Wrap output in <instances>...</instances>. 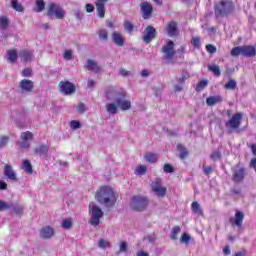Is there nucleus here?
I'll return each instance as SVG.
<instances>
[{"mask_svg":"<svg viewBox=\"0 0 256 256\" xmlns=\"http://www.w3.org/2000/svg\"><path fill=\"white\" fill-rule=\"evenodd\" d=\"M95 199L106 207H113L117 201L115 191L109 186L100 187L95 193Z\"/></svg>","mask_w":256,"mask_h":256,"instance_id":"obj_1","label":"nucleus"},{"mask_svg":"<svg viewBox=\"0 0 256 256\" xmlns=\"http://www.w3.org/2000/svg\"><path fill=\"white\" fill-rule=\"evenodd\" d=\"M235 11V4L230 0H221L214 4V15L217 19L220 17H229Z\"/></svg>","mask_w":256,"mask_h":256,"instance_id":"obj_2","label":"nucleus"},{"mask_svg":"<svg viewBox=\"0 0 256 256\" xmlns=\"http://www.w3.org/2000/svg\"><path fill=\"white\" fill-rule=\"evenodd\" d=\"M230 55L232 57H239L240 55H243V57H255L256 48L253 45L236 46L232 48Z\"/></svg>","mask_w":256,"mask_h":256,"instance_id":"obj_3","label":"nucleus"},{"mask_svg":"<svg viewBox=\"0 0 256 256\" xmlns=\"http://www.w3.org/2000/svg\"><path fill=\"white\" fill-rule=\"evenodd\" d=\"M46 15L49 19H54V17L56 19H65V9L61 7V4L50 2L47 6Z\"/></svg>","mask_w":256,"mask_h":256,"instance_id":"obj_4","label":"nucleus"},{"mask_svg":"<svg viewBox=\"0 0 256 256\" xmlns=\"http://www.w3.org/2000/svg\"><path fill=\"white\" fill-rule=\"evenodd\" d=\"M89 215L91 217L89 220L90 225H92V227H97L99 223H101V218L103 217L104 212L99 206L91 202L89 204Z\"/></svg>","mask_w":256,"mask_h":256,"instance_id":"obj_5","label":"nucleus"},{"mask_svg":"<svg viewBox=\"0 0 256 256\" xmlns=\"http://www.w3.org/2000/svg\"><path fill=\"white\" fill-rule=\"evenodd\" d=\"M231 171V180L233 181V183H235V185H240V183H243V181H245V177L247 176V169L241 166L240 163L232 167Z\"/></svg>","mask_w":256,"mask_h":256,"instance_id":"obj_6","label":"nucleus"},{"mask_svg":"<svg viewBox=\"0 0 256 256\" xmlns=\"http://www.w3.org/2000/svg\"><path fill=\"white\" fill-rule=\"evenodd\" d=\"M149 205V199L145 196L136 195L131 200V207L134 211H145Z\"/></svg>","mask_w":256,"mask_h":256,"instance_id":"obj_7","label":"nucleus"},{"mask_svg":"<svg viewBox=\"0 0 256 256\" xmlns=\"http://www.w3.org/2000/svg\"><path fill=\"white\" fill-rule=\"evenodd\" d=\"M243 122V113L238 112L232 115V117L225 123V127L227 129H232L233 131H237L239 127H241V123Z\"/></svg>","mask_w":256,"mask_h":256,"instance_id":"obj_8","label":"nucleus"},{"mask_svg":"<svg viewBox=\"0 0 256 256\" xmlns=\"http://www.w3.org/2000/svg\"><path fill=\"white\" fill-rule=\"evenodd\" d=\"M151 189L158 197L162 199L167 197V187L163 186V180L161 178H156L154 182H152Z\"/></svg>","mask_w":256,"mask_h":256,"instance_id":"obj_9","label":"nucleus"},{"mask_svg":"<svg viewBox=\"0 0 256 256\" xmlns=\"http://www.w3.org/2000/svg\"><path fill=\"white\" fill-rule=\"evenodd\" d=\"M161 51L164 53L166 59L171 61V59L175 57V43L169 40L167 44L162 47Z\"/></svg>","mask_w":256,"mask_h":256,"instance_id":"obj_10","label":"nucleus"},{"mask_svg":"<svg viewBox=\"0 0 256 256\" xmlns=\"http://www.w3.org/2000/svg\"><path fill=\"white\" fill-rule=\"evenodd\" d=\"M157 37V30L153 26H147L144 29V34H143V41L147 45L153 41Z\"/></svg>","mask_w":256,"mask_h":256,"instance_id":"obj_11","label":"nucleus"},{"mask_svg":"<svg viewBox=\"0 0 256 256\" xmlns=\"http://www.w3.org/2000/svg\"><path fill=\"white\" fill-rule=\"evenodd\" d=\"M59 91L63 93V95H71L75 93V84L69 81H61L59 83Z\"/></svg>","mask_w":256,"mask_h":256,"instance_id":"obj_12","label":"nucleus"},{"mask_svg":"<svg viewBox=\"0 0 256 256\" xmlns=\"http://www.w3.org/2000/svg\"><path fill=\"white\" fill-rule=\"evenodd\" d=\"M140 11H142L143 19H151L153 15V5L149 2H142L140 4Z\"/></svg>","mask_w":256,"mask_h":256,"instance_id":"obj_13","label":"nucleus"},{"mask_svg":"<svg viewBox=\"0 0 256 256\" xmlns=\"http://www.w3.org/2000/svg\"><path fill=\"white\" fill-rule=\"evenodd\" d=\"M243 219H245V214L241 211H236L235 217L229 219V223L232 227H238L241 229L243 227Z\"/></svg>","mask_w":256,"mask_h":256,"instance_id":"obj_14","label":"nucleus"},{"mask_svg":"<svg viewBox=\"0 0 256 256\" xmlns=\"http://www.w3.org/2000/svg\"><path fill=\"white\" fill-rule=\"evenodd\" d=\"M120 97L116 99V104L122 111H129L131 109V101L130 100H123L125 99V93H120Z\"/></svg>","mask_w":256,"mask_h":256,"instance_id":"obj_15","label":"nucleus"},{"mask_svg":"<svg viewBox=\"0 0 256 256\" xmlns=\"http://www.w3.org/2000/svg\"><path fill=\"white\" fill-rule=\"evenodd\" d=\"M165 31L169 37H178L179 35V27L177 26V22L170 21L168 22Z\"/></svg>","mask_w":256,"mask_h":256,"instance_id":"obj_16","label":"nucleus"},{"mask_svg":"<svg viewBox=\"0 0 256 256\" xmlns=\"http://www.w3.org/2000/svg\"><path fill=\"white\" fill-rule=\"evenodd\" d=\"M19 88L24 93H31L35 89V83L29 79H23L19 83Z\"/></svg>","mask_w":256,"mask_h":256,"instance_id":"obj_17","label":"nucleus"},{"mask_svg":"<svg viewBox=\"0 0 256 256\" xmlns=\"http://www.w3.org/2000/svg\"><path fill=\"white\" fill-rule=\"evenodd\" d=\"M3 173L9 181H17V174L15 173V170H13V166L9 164L4 165Z\"/></svg>","mask_w":256,"mask_h":256,"instance_id":"obj_18","label":"nucleus"},{"mask_svg":"<svg viewBox=\"0 0 256 256\" xmlns=\"http://www.w3.org/2000/svg\"><path fill=\"white\" fill-rule=\"evenodd\" d=\"M55 235V230L51 226H44L40 229L42 239H51Z\"/></svg>","mask_w":256,"mask_h":256,"instance_id":"obj_19","label":"nucleus"},{"mask_svg":"<svg viewBox=\"0 0 256 256\" xmlns=\"http://www.w3.org/2000/svg\"><path fill=\"white\" fill-rule=\"evenodd\" d=\"M107 1L109 0H97L95 3L97 15L100 17V19L105 17V3H107Z\"/></svg>","mask_w":256,"mask_h":256,"instance_id":"obj_20","label":"nucleus"},{"mask_svg":"<svg viewBox=\"0 0 256 256\" xmlns=\"http://www.w3.org/2000/svg\"><path fill=\"white\" fill-rule=\"evenodd\" d=\"M34 155H39V157H47L49 155V146L46 144H41L34 149Z\"/></svg>","mask_w":256,"mask_h":256,"instance_id":"obj_21","label":"nucleus"},{"mask_svg":"<svg viewBox=\"0 0 256 256\" xmlns=\"http://www.w3.org/2000/svg\"><path fill=\"white\" fill-rule=\"evenodd\" d=\"M112 41L117 45V47H123V45H125V38L119 32L112 33Z\"/></svg>","mask_w":256,"mask_h":256,"instance_id":"obj_22","label":"nucleus"},{"mask_svg":"<svg viewBox=\"0 0 256 256\" xmlns=\"http://www.w3.org/2000/svg\"><path fill=\"white\" fill-rule=\"evenodd\" d=\"M176 149L179 153V158L185 161L189 157V150L183 144H177Z\"/></svg>","mask_w":256,"mask_h":256,"instance_id":"obj_23","label":"nucleus"},{"mask_svg":"<svg viewBox=\"0 0 256 256\" xmlns=\"http://www.w3.org/2000/svg\"><path fill=\"white\" fill-rule=\"evenodd\" d=\"M85 68L88 69V71H94V73H101V67L95 60H88Z\"/></svg>","mask_w":256,"mask_h":256,"instance_id":"obj_24","label":"nucleus"},{"mask_svg":"<svg viewBox=\"0 0 256 256\" xmlns=\"http://www.w3.org/2000/svg\"><path fill=\"white\" fill-rule=\"evenodd\" d=\"M19 57L24 63H29V61H31V57H33V54L29 50H22L19 52Z\"/></svg>","mask_w":256,"mask_h":256,"instance_id":"obj_25","label":"nucleus"},{"mask_svg":"<svg viewBox=\"0 0 256 256\" xmlns=\"http://www.w3.org/2000/svg\"><path fill=\"white\" fill-rule=\"evenodd\" d=\"M223 98L221 96H210L206 99V103L209 107L217 105V103H222Z\"/></svg>","mask_w":256,"mask_h":256,"instance_id":"obj_26","label":"nucleus"},{"mask_svg":"<svg viewBox=\"0 0 256 256\" xmlns=\"http://www.w3.org/2000/svg\"><path fill=\"white\" fill-rule=\"evenodd\" d=\"M22 169L27 173L28 175H33V165L31 164V161L25 159L22 162Z\"/></svg>","mask_w":256,"mask_h":256,"instance_id":"obj_27","label":"nucleus"},{"mask_svg":"<svg viewBox=\"0 0 256 256\" xmlns=\"http://www.w3.org/2000/svg\"><path fill=\"white\" fill-rule=\"evenodd\" d=\"M7 55H8V61L9 63L13 64L17 61V49H10L7 51Z\"/></svg>","mask_w":256,"mask_h":256,"instance_id":"obj_28","label":"nucleus"},{"mask_svg":"<svg viewBox=\"0 0 256 256\" xmlns=\"http://www.w3.org/2000/svg\"><path fill=\"white\" fill-rule=\"evenodd\" d=\"M208 71L213 73L215 77H221V68L218 65H208Z\"/></svg>","mask_w":256,"mask_h":256,"instance_id":"obj_29","label":"nucleus"},{"mask_svg":"<svg viewBox=\"0 0 256 256\" xmlns=\"http://www.w3.org/2000/svg\"><path fill=\"white\" fill-rule=\"evenodd\" d=\"M144 158L146 159V161H148V163H157L158 160L157 154L153 152H147Z\"/></svg>","mask_w":256,"mask_h":256,"instance_id":"obj_30","label":"nucleus"},{"mask_svg":"<svg viewBox=\"0 0 256 256\" xmlns=\"http://www.w3.org/2000/svg\"><path fill=\"white\" fill-rule=\"evenodd\" d=\"M224 88L228 91H235L237 89V81L235 79H230L225 85Z\"/></svg>","mask_w":256,"mask_h":256,"instance_id":"obj_31","label":"nucleus"},{"mask_svg":"<svg viewBox=\"0 0 256 256\" xmlns=\"http://www.w3.org/2000/svg\"><path fill=\"white\" fill-rule=\"evenodd\" d=\"M193 214L198 217H203V209H201V205H199L196 201L193 202Z\"/></svg>","mask_w":256,"mask_h":256,"instance_id":"obj_32","label":"nucleus"},{"mask_svg":"<svg viewBox=\"0 0 256 256\" xmlns=\"http://www.w3.org/2000/svg\"><path fill=\"white\" fill-rule=\"evenodd\" d=\"M10 209H12L13 213L16 215H23L24 208L20 204H10Z\"/></svg>","mask_w":256,"mask_h":256,"instance_id":"obj_33","label":"nucleus"},{"mask_svg":"<svg viewBox=\"0 0 256 256\" xmlns=\"http://www.w3.org/2000/svg\"><path fill=\"white\" fill-rule=\"evenodd\" d=\"M11 5L15 11H18V13H23V11H25V8H23V5H21L17 0H11Z\"/></svg>","mask_w":256,"mask_h":256,"instance_id":"obj_34","label":"nucleus"},{"mask_svg":"<svg viewBox=\"0 0 256 256\" xmlns=\"http://www.w3.org/2000/svg\"><path fill=\"white\" fill-rule=\"evenodd\" d=\"M106 111L110 113V115H115L117 113V104L115 103L106 104Z\"/></svg>","mask_w":256,"mask_h":256,"instance_id":"obj_35","label":"nucleus"},{"mask_svg":"<svg viewBox=\"0 0 256 256\" xmlns=\"http://www.w3.org/2000/svg\"><path fill=\"white\" fill-rule=\"evenodd\" d=\"M36 13H41L42 11H45V1L43 0H36Z\"/></svg>","mask_w":256,"mask_h":256,"instance_id":"obj_36","label":"nucleus"},{"mask_svg":"<svg viewBox=\"0 0 256 256\" xmlns=\"http://www.w3.org/2000/svg\"><path fill=\"white\" fill-rule=\"evenodd\" d=\"M178 233H181V227H179V226H174V227L172 228V232H171V235H170L172 241H177V235H178Z\"/></svg>","mask_w":256,"mask_h":256,"instance_id":"obj_37","label":"nucleus"},{"mask_svg":"<svg viewBox=\"0 0 256 256\" xmlns=\"http://www.w3.org/2000/svg\"><path fill=\"white\" fill-rule=\"evenodd\" d=\"M0 27L4 30L9 27V19L7 18V16H0Z\"/></svg>","mask_w":256,"mask_h":256,"instance_id":"obj_38","label":"nucleus"},{"mask_svg":"<svg viewBox=\"0 0 256 256\" xmlns=\"http://www.w3.org/2000/svg\"><path fill=\"white\" fill-rule=\"evenodd\" d=\"M108 37H109V33L107 32V30H99L98 39L100 41H107Z\"/></svg>","mask_w":256,"mask_h":256,"instance_id":"obj_39","label":"nucleus"},{"mask_svg":"<svg viewBox=\"0 0 256 256\" xmlns=\"http://www.w3.org/2000/svg\"><path fill=\"white\" fill-rule=\"evenodd\" d=\"M98 246L100 247V249H107V248L111 247V242L101 238L99 240Z\"/></svg>","mask_w":256,"mask_h":256,"instance_id":"obj_40","label":"nucleus"},{"mask_svg":"<svg viewBox=\"0 0 256 256\" xmlns=\"http://www.w3.org/2000/svg\"><path fill=\"white\" fill-rule=\"evenodd\" d=\"M134 28L135 26L130 21L124 22V30L126 31V33H133Z\"/></svg>","mask_w":256,"mask_h":256,"instance_id":"obj_41","label":"nucleus"},{"mask_svg":"<svg viewBox=\"0 0 256 256\" xmlns=\"http://www.w3.org/2000/svg\"><path fill=\"white\" fill-rule=\"evenodd\" d=\"M208 84H209V81H207V80L200 81L196 85V91H198V92L203 91V89H205V87H207Z\"/></svg>","mask_w":256,"mask_h":256,"instance_id":"obj_42","label":"nucleus"},{"mask_svg":"<svg viewBox=\"0 0 256 256\" xmlns=\"http://www.w3.org/2000/svg\"><path fill=\"white\" fill-rule=\"evenodd\" d=\"M20 139H22V141H31V139H33V133L26 131L21 134Z\"/></svg>","mask_w":256,"mask_h":256,"instance_id":"obj_43","label":"nucleus"},{"mask_svg":"<svg viewBox=\"0 0 256 256\" xmlns=\"http://www.w3.org/2000/svg\"><path fill=\"white\" fill-rule=\"evenodd\" d=\"M180 243H185V245H189V243H191V236L187 233H183L180 238Z\"/></svg>","mask_w":256,"mask_h":256,"instance_id":"obj_44","label":"nucleus"},{"mask_svg":"<svg viewBox=\"0 0 256 256\" xmlns=\"http://www.w3.org/2000/svg\"><path fill=\"white\" fill-rule=\"evenodd\" d=\"M135 173H137V175H145L147 173V166L139 165L136 168Z\"/></svg>","mask_w":256,"mask_h":256,"instance_id":"obj_45","label":"nucleus"},{"mask_svg":"<svg viewBox=\"0 0 256 256\" xmlns=\"http://www.w3.org/2000/svg\"><path fill=\"white\" fill-rule=\"evenodd\" d=\"M164 173H175V168H173V165L166 163L163 166Z\"/></svg>","mask_w":256,"mask_h":256,"instance_id":"obj_46","label":"nucleus"},{"mask_svg":"<svg viewBox=\"0 0 256 256\" xmlns=\"http://www.w3.org/2000/svg\"><path fill=\"white\" fill-rule=\"evenodd\" d=\"M206 51L207 53H210V55H214V53H217V47L213 44H207Z\"/></svg>","mask_w":256,"mask_h":256,"instance_id":"obj_47","label":"nucleus"},{"mask_svg":"<svg viewBox=\"0 0 256 256\" xmlns=\"http://www.w3.org/2000/svg\"><path fill=\"white\" fill-rule=\"evenodd\" d=\"M62 227L63 229H71V227H73V222L69 219H65L62 221Z\"/></svg>","mask_w":256,"mask_h":256,"instance_id":"obj_48","label":"nucleus"},{"mask_svg":"<svg viewBox=\"0 0 256 256\" xmlns=\"http://www.w3.org/2000/svg\"><path fill=\"white\" fill-rule=\"evenodd\" d=\"M7 209H11V205L3 200H0V211H7Z\"/></svg>","mask_w":256,"mask_h":256,"instance_id":"obj_49","label":"nucleus"},{"mask_svg":"<svg viewBox=\"0 0 256 256\" xmlns=\"http://www.w3.org/2000/svg\"><path fill=\"white\" fill-rule=\"evenodd\" d=\"M113 93H115V88L109 86L106 90V98L111 99V97H113Z\"/></svg>","mask_w":256,"mask_h":256,"instance_id":"obj_50","label":"nucleus"},{"mask_svg":"<svg viewBox=\"0 0 256 256\" xmlns=\"http://www.w3.org/2000/svg\"><path fill=\"white\" fill-rule=\"evenodd\" d=\"M70 127H71V129H81V122H79L77 120H72L70 122Z\"/></svg>","mask_w":256,"mask_h":256,"instance_id":"obj_51","label":"nucleus"},{"mask_svg":"<svg viewBox=\"0 0 256 256\" xmlns=\"http://www.w3.org/2000/svg\"><path fill=\"white\" fill-rule=\"evenodd\" d=\"M64 59H65L66 61H71V59H73V51H71V50H66V51L64 52Z\"/></svg>","mask_w":256,"mask_h":256,"instance_id":"obj_52","label":"nucleus"},{"mask_svg":"<svg viewBox=\"0 0 256 256\" xmlns=\"http://www.w3.org/2000/svg\"><path fill=\"white\" fill-rule=\"evenodd\" d=\"M31 75H33V70H31V68H25L22 71V77H31Z\"/></svg>","mask_w":256,"mask_h":256,"instance_id":"obj_53","label":"nucleus"},{"mask_svg":"<svg viewBox=\"0 0 256 256\" xmlns=\"http://www.w3.org/2000/svg\"><path fill=\"white\" fill-rule=\"evenodd\" d=\"M203 171H204V175L209 177V175H211L213 173V167H211V166H204L203 167Z\"/></svg>","mask_w":256,"mask_h":256,"instance_id":"obj_54","label":"nucleus"},{"mask_svg":"<svg viewBox=\"0 0 256 256\" xmlns=\"http://www.w3.org/2000/svg\"><path fill=\"white\" fill-rule=\"evenodd\" d=\"M210 158L213 160V161H219V159H221V153L220 152H213L211 155H210Z\"/></svg>","mask_w":256,"mask_h":256,"instance_id":"obj_55","label":"nucleus"},{"mask_svg":"<svg viewBox=\"0 0 256 256\" xmlns=\"http://www.w3.org/2000/svg\"><path fill=\"white\" fill-rule=\"evenodd\" d=\"M125 252H127V242L123 241L120 243L119 253H125Z\"/></svg>","mask_w":256,"mask_h":256,"instance_id":"obj_56","label":"nucleus"},{"mask_svg":"<svg viewBox=\"0 0 256 256\" xmlns=\"http://www.w3.org/2000/svg\"><path fill=\"white\" fill-rule=\"evenodd\" d=\"M7 143H9V137L3 136L2 138H0V148L5 147Z\"/></svg>","mask_w":256,"mask_h":256,"instance_id":"obj_57","label":"nucleus"},{"mask_svg":"<svg viewBox=\"0 0 256 256\" xmlns=\"http://www.w3.org/2000/svg\"><path fill=\"white\" fill-rule=\"evenodd\" d=\"M248 149H251V152L253 155L256 156V144L255 143H247Z\"/></svg>","mask_w":256,"mask_h":256,"instance_id":"obj_58","label":"nucleus"},{"mask_svg":"<svg viewBox=\"0 0 256 256\" xmlns=\"http://www.w3.org/2000/svg\"><path fill=\"white\" fill-rule=\"evenodd\" d=\"M193 45L196 47V49H199L201 47V41L198 37L193 38Z\"/></svg>","mask_w":256,"mask_h":256,"instance_id":"obj_59","label":"nucleus"},{"mask_svg":"<svg viewBox=\"0 0 256 256\" xmlns=\"http://www.w3.org/2000/svg\"><path fill=\"white\" fill-rule=\"evenodd\" d=\"M86 11L87 13H93L95 11V6L93 4H86Z\"/></svg>","mask_w":256,"mask_h":256,"instance_id":"obj_60","label":"nucleus"},{"mask_svg":"<svg viewBox=\"0 0 256 256\" xmlns=\"http://www.w3.org/2000/svg\"><path fill=\"white\" fill-rule=\"evenodd\" d=\"M230 193L231 195H241V188H232Z\"/></svg>","mask_w":256,"mask_h":256,"instance_id":"obj_61","label":"nucleus"},{"mask_svg":"<svg viewBox=\"0 0 256 256\" xmlns=\"http://www.w3.org/2000/svg\"><path fill=\"white\" fill-rule=\"evenodd\" d=\"M20 147H22V149H29V147L31 146L29 144V142L23 140L22 142L19 143Z\"/></svg>","mask_w":256,"mask_h":256,"instance_id":"obj_62","label":"nucleus"},{"mask_svg":"<svg viewBox=\"0 0 256 256\" xmlns=\"http://www.w3.org/2000/svg\"><path fill=\"white\" fill-rule=\"evenodd\" d=\"M77 111H78V113H85V104L80 103V104L77 106Z\"/></svg>","mask_w":256,"mask_h":256,"instance_id":"obj_63","label":"nucleus"},{"mask_svg":"<svg viewBox=\"0 0 256 256\" xmlns=\"http://www.w3.org/2000/svg\"><path fill=\"white\" fill-rule=\"evenodd\" d=\"M250 167H252L253 169H255V172H256V157L251 159V161H250Z\"/></svg>","mask_w":256,"mask_h":256,"instance_id":"obj_64","label":"nucleus"}]
</instances>
